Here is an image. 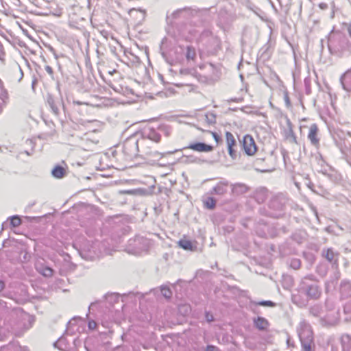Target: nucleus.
I'll list each match as a JSON object with an SVG mask.
<instances>
[{"label":"nucleus","instance_id":"obj_44","mask_svg":"<svg viewBox=\"0 0 351 351\" xmlns=\"http://www.w3.org/2000/svg\"><path fill=\"white\" fill-rule=\"evenodd\" d=\"M199 159L194 156H186V160H185V162H199Z\"/></svg>","mask_w":351,"mask_h":351},{"label":"nucleus","instance_id":"obj_37","mask_svg":"<svg viewBox=\"0 0 351 351\" xmlns=\"http://www.w3.org/2000/svg\"><path fill=\"white\" fill-rule=\"evenodd\" d=\"M290 267L294 269H298L301 266V261L298 258H292L290 261Z\"/></svg>","mask_w":351,"mask_h":351},{"label":"nucleus","instance_id":"obj_31","mask_svg":"<svg viewBox=\"0 0 351 351\" xmlns=\"http://www.w3.org/2000/svg\"><path fill=\"white\" fill-rule=\"evenodd\" d=\"M160 292L166 299H170L172 296V291L167 286H162L160 287Z\"/></svg>","mask_w":351,"mask_h":351},{"label":"nucleus","instance_id":"obj_55","mask_svg":"<svg viewBox=\"0 0 351 351\" xmlns=\"http://www.w3.org/2000/svg\"><path fill=\"white\" fill-rule=\"evenodd\" d=\"M4 56H5V53L2 50L1 47H0V60H3Z\"/></svg>","mask_w":351,"mask_h":351},{"label":"nucleus","instance_id":"obj_62","mask_svg":"<svg viewBox=\"0 0 351 351\" xmlns=\"http://www.w3.org/2000/svg\"><path fill=\"white\" fill-rule=\"evenodd\" d=\"M206 319H207L208 322H211V321H213V316L211 315L210 317H208V315H207Z\"/></svg>","mask_w":351,"mask_h":351},{"label":"nucleus","instance_id":"obj_20","mask_svg":"<svg viewBox=\"0 0 351 351\" xmlns=\"http://www.w3.org/2000/svg\"><path fill=\"white\" fill-rule=\"evenodd\" d=\"M287 125H288V129L285 131V138L287 140H288L290 143H298L297 141V137L295 136L293 128H292V124L290 122L289 120L287 121Z\"/></svg>","mask_w":351,"mask_h":351},{"label":"nucleus","instance_id":"obj_25","mask_svg":"<svg viewBox=\"0 0 351 351\" xmlns=\"http://www.w3.org/2000/svg\"><path fill=\"white\" fill-rule=\"evenodd\" d=\"M178 245L180 247L185 250L194 251L196 248L189 240L181 239L178 241Z\"/></svg>","mask_w":351,"mask_h":351},{"label":"nucleus","instance_id":"obj_43","mask_svg":"<svg viewBox=\"0 0 351 351\" xmlns=\"http://www.w3.org/2000/svg\"><path fill=\"white\" fill-rule=\"evenodd\" d=\"M258 305L263 306H269V307H274L276 306V304L270 300H263L258 303Z\"/></svg>","mask_w":351,"mask_h":351},{"label":"nucleus","instance_id":"obj_28","mask_svg":"<svg viewBox=\"0 0 351 351\" xmlns=\"http://www.w3.org/2000/svg\"><path fill=\"white\" fill-rule=\"evenodd\" d=\"M129 14L131 16H134L136 14H139L140 19L143 20L145 18L146 12L145 10L142 9L132 8L129 11Z\"/></svg>","mask_w":351,"mask_h":351},{"label":"nucleus","instance_id":"obj_59","mask_svg":"<svg viewBox=\"0 0 351 351\" xmlns=\"http://www.w3.org/2000/svg\"><path fill=\"white\" fill-rule=\"evenodd\" d=\"M282 154L284 160H285V157L287 155V152L284 149V150L282 151Z\"/></svg>","mask_w":351,"mask_h":351},{"label":"nucleus","instance_id":"obj_42","mask_svg":"<svg viewBox=\"0 0 351 351\" xmlns=\"http://www.w3.org/2000/svg\"><path fill=\"white\" fill-rule=\"evenodd\" d=\"M190 10H191V9L189 8H184L183 9L177 10H176L175 12H173L172 13V16H173V18L176 19L182 12H189Z\"/></svg>","mask_w":351,"mask_h":351},{"label":"nucleus","instance_id":"obj_5","mask_svg":"<svg viewBox=\"0 0 351 351\" xmlns=\"http://www.w3.org/2000/svg\"><path fill=\"white\" fill-rule=\"evenodd\" d=\"M35 318L34 316L23 312L21 315V322L13 328L16 335L21 336L33 326Z\"/></svg>","mask_w":351,"mask_h":351},{"label":"nucleus","instance_id":"obj_19","mask_svg":"<svg viewBox=\"0 0 351 351\" xmlns=\"http://www.w3.org/2000/svg\"><path fill=\"white\" fill-rule=\"evenodd\" d=\"M254 324L259 330H267L269 325V322L265 318L259 316L254 319Z\"/></svg>","mask_w":351,"mask_h":351},{"label":"nucleus","instance_id":"obj_50","mask_svg":"<svg viewBox=\"0 0 351 351\" xmlns=\"http://www.w3.org/2000/svg\"><path fill=\"white\" fill-rule=\"evenodd\" d=\"M45 71L50 75H52L53 74V69L49 66V65H47L45 66Z\"/></svg>","mask_w":351,"mask_h":351},{"label":"nucleus","instance_id":"obj_16","mask_svg":"<svg viewBox=\"0 0 351 351\" xmlns=\"http://www.w3.org/2000/svg\"><path fill=\"white\" fill-rule=\"evenodd\" d=\"M254 198L258 204L263 203L267 198V190L266 188L261 187L256 190Z\"/></svg>","mask_w":351,"mask_h":351},{"label":"nucleus","instance_id":"obj_35","mask_svg":"<svg viewBox=\"0 0 351 351\" xmlns=\"http://www.w3.org/2000/svg\"><path fill=\"white\" fill-rule=\"evenodd\" d=\"M106 299L110 302H117V301L119 300V295L117 293H113L110 294H107L105 295Z\"/></svg>","mask_w":351,"mask_h":351},{"label":"nucleus","instance_id":"obj_60","mask_svg":"<svg viewBox=\"0 0 351 351\" xmlns=\"http://www.w3.org/2000/svg\"><path fill=\"white\" fill-rule=\"evenodd\" d=\"M263 160V159H262V158H257L255 161V164L259 165V163H261Z\"/></svg>","mask_w":351,"mask_h":351},{"label":"nucleus","instance_id":"obj_2","mask_svg":"<svg viewBox=\"0 0 351 351\" xmlns=\"http://www.w3.org/2000/svg\"><path fill=\"white\" fill-rule=\"evenodd\" d=\"M287 199L280 194L274 197L269 203L268 216L273 218H278L282 215V212L285 208Z\"/></svg>","mask_w":351,"mask_h":351},{"label":"nucleus","instance_id":"obj_49","mask_svg":"<svg viewBox=\"0 0 351 351\" xmlns=\"http://www.w3.org/2000/svg\"><path fill=\"white\" fill-rule=\"evenodd\" d=\"M285 101L286 104V106L289 108L291 106V101L289 97V95L287 93H285L284 95Z\"/></svg>","mask_w":351,"mask_h":351},{"label":"nucleus","instance_id":"obj_47","mask_svg":"<svg viewBox=\"0 0 351 351\" xmlns=\"http://www.w3.org/2000/svg\"><path fill=\"white\" fill-rule=\"evenodd\" d=\"M219 348L217 346L213 345H208L206 347V351H219Z\"/></svg>","mask_w":351,"mask_h":351},{"label":"nucleus","instance_id":"obj_45","mask_svg":"<svg viewBox=\"0 0 351 351\" xmlns=\"http://www.w3.org/2000/svg\"><path fill=\"white\" fill-rule=\"evenodd\" d=\"M343 311L345 313H351V300L344 305Z\"/></svg>","mask_w":351,"mask_h":351},{"label":"nucleus","instance_id":"obj_54","mask_svg":"<svg viewBox=\"0 0 351 351\" xmlns=\"http://www.w3.org/2000/svg\"><path fill=\"white\" fill-rule=\"evenodd\" d=\"M339 277H340V274H339V272H337V273L335 274V279L334 280H332V281H331V283H332V284L337 283V282L338 279L339 278Z\"/></svg>","mask_w":351,"mask_h":351},{"label":"nucleus","instance_id":"obj_6","mask_svg":"<svg viewBox=\"0 0 351 351\" xmlns=\"http://www.w3.org/2000/svg\"><path fill=\"white\" fill-rule=\"evenodd\" d=\"M149 241L143 237H135L128 241V252L136 254L142 250H146Z\"/></svg>","mask_w":351,"mask_h":351},{"label":"nucleus","instance_id":"obj_27","mask_svg":"<svg viewBox=\"0 0 351 351\" xmlns=\"http://www.w3.org/2000/svg\"><path fill=\"white\" fill-rule=\"evenodd\" d=\"M185 56L187 60H194L196 58V51L195 48L191 46H187L186 48Z\"/></svg>","mask_w":351,"mask_h":351},{"label":"nucleus","instance_id":"obj_30","mask_svg":"<svg viewBox=\"0 0 351 351\" xmlns=\"http://www.w3.org/2000/svg\"><path fill=\"white\" fill-rule=\"evenodd\" d=\"M180 73L182 75L190 76L191 77L193 78H198V77L196 75L195 71L193 69H181L180 70Z\"/></svg>","mask_w":351,"mask_h":351},{"label":"nucleus","instance_id":"obj_26","mask_svg":"<svg viewBox=\"0 0 351 351\" xmlns=\"http://www.w3.org/2000/svg\"><path fill=\"white\" fill-rule=\"evenodd\" d=\"M308 312L314 317H319L322 312V307L320 304H314L309 308Z\"/></svg>","mask_w":351,"mask_h":351},{"label":"nucleus","instance_id":"obj_9","mask_svg":"<svg viewBox=\"0 0 351 351\" xmlns=\"http://www.w3.org/2000/svg\"><path fill=\"white\" fill-rule=\"evenodd\" d=\"M161 135L154 128H147L145 130L143 133V138L141 140V143H145L146 142V139L152 141L155 143H158L160 141Z\"/></svg>","mask_w":351,"mask_h":351},{"label":"nucleus","instance_id":"obj_23","mask_svg":"<svg viewBox=\"0 0 351 351\" xmlns=\"http://www.w3.org/2000/svg\"><path fill=\"white\" fill-rule=\"evenodd\" d=\"M143 152L147 158L152 159L154 161L160 160L164 156L163 154H161L157 151L145 150Z\"/></svg>","mask_w":351,"mask_h":351},{"label":"nucleus","instance_id":"obj_57","mask_svg":"<svg viewBox=\"0 0 351 351\" xmlns=\"http://www.w3.org/2000/svg\"><path fill=\"white\" fill-rule=\"evenodd\" d=\"M5 288V284L2 280H0V292Z\"/></svg>","mask_w":351,"mask_h":351},{"label":"nucleus","instance_id":"obj_22","mask_svg":"<svg viewBox=\"0 0 351 351\" xmlns=\"http://www.w3.org/2000/svg\"><path fill=\"white\" fill-rule=\"evenodd\" d=\"M342 351H350L351 350V336L345 334L341 337Z\"/></svg>","mask_w":351,"mask_h":351},{"label":"nucleus","instance_id":"obj_21","mask_svg":"<svg viewBox=\"0 0 351 351\" xmlns=\"http://www.w3.org/2000/svg\"><path fill=\"white\" fill-rule=\"evenodd\" d=\"M47 104L50 106L52 112L56 115H58L60 112L59 106H60L61 102L60 101H56L54 98L51 95H49L47 97Z\"/></svg>","mask_w":351,"mask_h":351},{"label":"nucleus","instance_id":"obj_56","mask_svg":"<svg viewBox=\"0 0 351 351\" xmlns=\"http://www.w3.org/2000/svg\"><path fill=\"white\" fill-rule=\"evenodd\" d=\"M317 159L319 160V162H321V165L322 166V163H324V160H323L322 156L321 154L319 155V156H317Z\"/></svg>","mask_w":351,"mask_h":351},{"label":"nucleus","instance_id":"obj_4","mask_svg":"<svg viewBox=\"0 0 351 351\" xmlns=\"http://www.w3.org/2000/svg\"><path fill=\"white\" fill-rule=\"evenodd\" d=\"M299 337L301 341L302 351H312L314 345L313 333L311 326L304 324L299 331Z\"/></svg>","mask_w":351,"mask_h":351},{"label":"nucleus","instance_id":"obj_39","mask_svg":"<svg viewBox=\"0 0 351 351\" xmlns=\"http://www.w3.org/2000/svg\"><path fill=\"white\" fill-rule=\"evenodd\" d=\"M325 306L327 310L332 311L335 308V303L332 299L327 298L325 302Z\"/></svg>","mask_w":351,"mask_h":351},{"label":"nucleus","instance_id":"obj_64","mask_svg":"<svg viewBox=\"0 0 351 351\" xmlns=\"http://www.w3.org/2000/svg\"><path fill=\"white\" fill-rule=\"evenodd\" d=\"M117 70L114 69V70H112V71H109V73H110V75H112L113 73H117Z\"/></svg>","mask_w":351,"mask_h":351},{"label":"nucleus","instance_id":"obj_61","mask_svg":"<svg viewBox=\"0 0 351 351\" xmlns=\"http://www.w3.org/2000/svg\"><path fill=\"white\" fill-rule=\"evenodd\" d=\"M4 106H5V104H3V103L0 102V114L1 113Z\"/></svg>","mask_w":351,"mask_h":351},{"label":"nucleus","instance_id":"obj_3","mask_svg":"<svg viewBox=\"0 0 351 351\" xmlns=\"http://www.w3.org/2000/svg\"><path fill=\"white\" fill-rule=\"evenodd\" d=\"M139 141L136 136H131L123 143V153L126 160H132L139 152Z\"/></svg>","mask_w":351,"mask_h":351},{"label":"nucleus","instance_id":"obj_13","mask_svg":"<svg viewBox=\"0 0 351 351\" xmlns=\"http://www.w3.org/2000/svg\"><path fill=\"white\" fill-rule=\"evenodd\" d=\"M340 82L345 90L351 92V68L341 76Z\"/></svg>","mask_w":351,"mask_h":351},{"label":"nucleus","instance_id":"obj_58","mask_svg":"<svg viewBox=\"0 0 351 351\" xmlns=\"http://www.w3.org/2000/svg\"><path fill=\"white\" fill-rule=\"evenodd\" d=\"M206 76L202 77V75H199V77L201 78H198V80L203 82H208V80H206V79L204 78Z\"/></svg>","mask_w":351,"mask_h":351},{"label":"nucleus","instance_id":"obj_48","mask_svg":"<svg viewBox=\"0 0 351 351\" xmlns=\"http://www.w3.org/2000/svg\"><path fill=\"white\" fill-rule=\"evenodd\" d=\"M166 40H167V39H166V38H164V39L162 40V46H161V47H160V49H161V51H162L161 54H162V56H163V58H167V54H166V52L163 50V47H164V45H165V41H166Z\"/></svg>","mask_w":351,"mask_h":351},{"label":"nucleus","instance_id":"obj_10","mask_svg":"<svg viewBox=\"0 0 351 351\" xmlns=\"http://www.w3.org/2000/svg\"><path fill=\"white\" fill-rule=\"evenodd\" d=\"M226 137L228 154L232 159H235L237 158V152L234 149V146L236 145L235 138L233 134L230 132H226Z\"/></svg>","mask_w":351,"mask_h":351},{"label":"nucleus","instance_id":"obj_11","mask_svg":"<svg viewBox=\"0 0 351 351\" xmlns=\"http://www.w3.org/2000/svg\"><path fill=\"white\" fill-rule=\"evenodd\" d=\"M318 131V127L315 123L311 124L309 127L308 138L311 143L315 147H317L319 144V138L317 136Z\"/></svg>","mask_w":351,"mask_h":351},{"label":"nucleus","instance_id":"obj_33","mask_svg":"<svg viewBox=\"0 0 351 351\" xmlns=\"http://www.w3.org/2000/svg\"><path fill=\"white\" fill-rule=\"evenodd\" d=\"M305 93L310 95L311 93V80L310 77H306L304 80Z\"/></svg>","mask_w":351,"mask_h":351},{"label":"nucleus","instance_id":"obj_46","mask_svg":"<svg viewBox=\"0 0 351 351\" xmlns=\"http://www.w3.org/2000/svg\"><path fill=\"white\" fill-rule=\"evenodd\" d=\"M97 323L94 320H90L88 323V327L90 330H94L97 327Z\"/></svg>","mask_w":351,"mask_h":351},{"label":"nucleus","instance_id":"obj_12","mask_svg":"<svg viewBox=\"0 0 351 351\" xmlns=\"http://www.w3.org/2000/svg\"><path fill=\"white\" fill-rule=\"evenodd\" d=\"M203 67L207 69L209 71L211 72V73L208 74L206 77H204L206 80L215 81L219 77V71L217 67L214 66V64L211 63L206 64L203 66H201L200 69Z\"/></svg>","mask_w":351,"mask_h":351},{"label":"nucleus","instance_id":"obj_1","mask_svg":"<svg viewBox=\"0 0 351 351\" xmlns=\"http://www.w3.org/2000/svg\"><path fill=\"white\" fill-rule=\"evenodd\" d=\"M298 293L291 295L292 302L300 307L306 306L308 300H317L322 294L319 280L313 274L302 278L298 285Z\"/></svg>","mask_w":351,"mask_h":351},{"label":"nucleus","instance_id":"obj_7","mask_svg":"<svg viewBox=\"0 0 351 351\" xmlns=\"http://www.w3.org/2000/svg\"><path fill=\"white\" fill-rule=\"evenodd\" d=\"M242 144L243 149L247 155L252 156L256 153L257 147L255 144V141L251 135H245L243 138Z\"/></svg>","mask_w":351,"mask_h":351},{"label":"nucleus","instance_id":"obj_53","mask_svg":"<svg viewBox=\"0 0 351 351\" xmlns=\"http://www.w3.org/2000/svg\"><path fill=\"white\" fill-rule=\"evenodd\" d=\"M317 272L322 276H325L326 274V270L324 269V270L322 269V267H319L317 269Z\"/></svg>","mask_w":351,"mask_h":351},{"label":"nucleus","instance_id":"obj_36","mask_svg":"<svg viewBox=\"0 0 351 351\" xmlns=\"http://www.w3.org/2000/svg\"><path fill=\"white\" fill-rule=\"evenodd\" d=\"M10 223L13 227H18L21 224V219L17 215L12 216L10 218Z\"/></svg>","mask_w":351,"mask_h":351},{"label":"nucleus","instance_id":"obj_14","mask_svg":"<svg viewBox=\"0 0 351 351\" xmlns=\"http://www.w3.org/2000/svg\"><path fill=\"white\" fill-rule=\"evenodd\" d=\"M322 256L330 263L333 265L337 264L339 253L334 252L332 248L323 250Z\"/></svg>","mask_w":351,"mask_h":351},{"label":"nucleus","instance_id":"obj_15","mask_svg":"<svg viewBox=\"0 0 351 351\" xmlns=\"http://www.w3.org/2000/svg\"><path fill=\"white\" fill-rule=\"evenodd\" d=\"M340 294L341 299L351 297V282L346 280L341 282Z\"/></svg>","mask_w":351,"mask_h":351},{"label":"nucleus","instance_id":"obj_34","mask_svg":"<svg viewBox=\"0 0 351 351\" xmlns=\"http://www.w3.org/2000/svg\"><path fill=\"white\" fill-rule=\"evenodd\" d=\"M9 351H29L27 347H22L19 345L12 344L8 346Z\"/></svg>","mask_w":351,"mask_h":351},{"label":"nucleus","instance_id":"obj_8","mask_svg":"<svg viewBox=\"0 0 351 351\" xmlns=\"http://www.w3.org/2000/svg\"><path fill=\"white\" fill-rule=\"evenodd\" d=\"M190 149L197 152H210L214 147L212 145L206 144L202 142H194L189 144L184 149Z\"/></svg>","mask_w":351,"mask_h":351},{"label":"nucleus","instance_id":"obj_40","mask_svg":"<svg viewBox=\"0 0 351 351\" xmlns=\"http://www.w3.org/2000/svg\"><path fill=\"white\" fill-rule=\"evenodd\" d=\"M328 47L331 53H336L337 50L334 46V40L332 37H329L328 40Z\"/></svg>","mask_w":351,"mask_h":351},{"label":"nucleus","instance_id":"obj_29","mask_svg":"<svg viewBox=\"0 0 351 351\" xmlns=\"http://www.w3.org/2000/svg\"><path fill=\"white\" fill-rule=\"evenodd\" d=\"M204 206L208 209H214L216 206V200L214 197H208L204 201Z\"/></svg>","mask_w":351,"mask_h":351},{"label":"nucleus","instance_id":"obj_38","mask_svg":"<svg viewBox=\"0 0 351 351\" xmlns=\"http://www.w3.org/2000/svg\"><path fill=\"white\" fill-rule=\"evenodd\" d=\"M53 269L49 267H45L43 268L40 273L45 277H51L53 275Z\"/></svg>","mask_w":351,"mask_h":351},{"label":"nucleus","instance_id":"obj_52","mask_svg":"<svg viewBox=\"0 0 351 351\" xmlns=\"http://www.w3.org/2000/svg\"><path fill=\"white\" fill-rule=\"evenodd\" d=\"M213 136L217 143L221 141L220 136L216 132H212Z\"/></svg>","mask_w":351,"mask_h":351},{"label":"nucleus","instance_id":"obj_41","mask_svg":"<svg viewBox=\"0 0 351 351\" xmlns=\"http://www.w3.org/2000/svg\"><path fill=\"white\" fill-rule=\"evenodd\" d=\"M1 89V93H0V99L2 100V102L3 104H5V101L6 99H8V91L7 90L4 88V86H3V88H0Z\"/></svg>","mask_w":351,"mask_h":351},{"label":"nucleus","instance_id":"obj_51","mask_svg":"<svg viewBox=\"0 0 351 351\" xmlns=\"http://www.w3.org/2000/svg\"><path fill=\"white\" fill-rule=\"evenodd\" d=\"M175 51L176 53H182L184 52V49L181 46H178L176 47Z\"/></svg>","mask_w":351,"mask_h":351},{"label":"nucleus","instance_id":"obj_18","mask_svg":"<svg viewBox=\"0 0 351 351\" xmlns=\"http://www.w3.org/2000/svg\"><path fill=\"white\" fill-rule=\"evenodd\" d=\"M233 193L236 195H242L250 190V187L243 183H236L232 185Z\"/></svg>","mask_w":351,"mask_h":351},{"label":"nucleus","instance_id":"obj_63","mask_svg":"<svg viewBox=\"0 0 351 351\" xmlns=\"http://www.w3.org/2000/svg\"><path fill=\"white\" fill-rule=\"evenodd\" d=\"M348 31L350 36L351 37V25L348 28Z\"/></svg>","mask_w":351,"mask_h":351},{"label":"nucleus","instance_id":"obj_32","mask_svg":"<svg viewBox=\"0 0 351 351\" xmlns=\"http://www.w3.org/2000/svg\"><path fill=\"white\" fill-rule=\"evenodd\" d=\"M205 121L208 124V125H213L214 123H215L216 122V116L215 114L213 113H207L206 115H205Z\"/></svg>","mask_w":351,"mask_h":351},{"label":"nucleus","instance_id":"obj_24","mask_svg":"<svg viewBox=\"0 0 351 351\" xmlns=\"http://www.w3.org/2000/svg\"><path fill=\"white\" fill-rule=\"evenodd\" d=\"M51 174L54 178L60 179L65 176L66 171L62 166L57 165L51 171Z\"/></svg>","mask_w":351,"mask_h":351},{"label":"nucleus","instance_id":"obj_17","mask_svg":"<svg viewBox=\"0 0 351 351\" xmlns=\"http://www.w3.org/2000/svg\"><path fill=\"white\" fill-rule=\"evenodd\" d=\"M228 186V182H220L213 187L211 194L223 195L227 192Z\"/></svg>","mask_w":351,"mask_h":351}]
</instances>
